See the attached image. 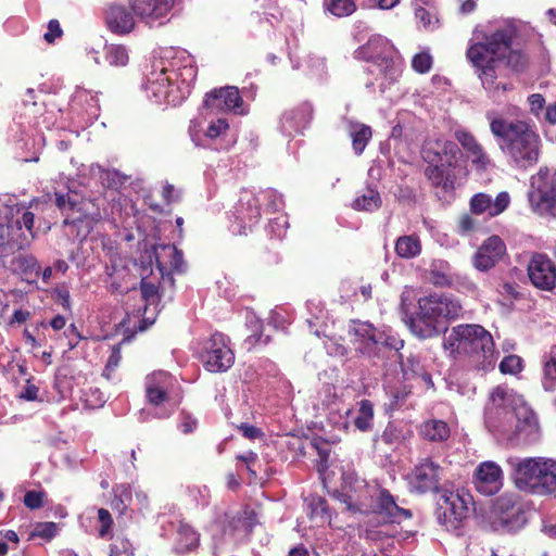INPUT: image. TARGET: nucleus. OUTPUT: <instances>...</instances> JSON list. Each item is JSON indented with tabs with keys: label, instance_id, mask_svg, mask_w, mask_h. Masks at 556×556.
Returning <instances> with one entry per match:
<instances>
[{
	"label": "nucleus",
	"instance_id": "1",
	"mask_svg": "<svg viewBox=\"0 0 556 556\" xmlns=\"http://www.w3.org/2000/svg\"><path fill=\"white\" fill-rule=\"evenodd\" d=\"M523 25L514 20H504L490 26L486 30L477 35L478 42L469 46L466 55L482 83L484 89L496 97L510 89L504 83H496V67L500 62L515 71H520L527 65V58L520 50L521 29Z\"/></svg>",
	"mask_w": 556,
	"mask_h": 556
},
{
	"label": "nucleus",
	"instance_id": "2",
	"mask_svg": "<svg viewBox=\"0 0 556 556\" xmlns=\"http://www.w3.org/2000/svg\"><path fill=\"white\" fill-rule=\"evenodd\" d=\"M195 77L192 56L185 50L167 49L153 60L144 90L156 103L178 105L190 94Z\"/></svg>",
	"mask_w": 556,
	"mask_h": 556
},
{
	"label": "nucleus",
	"instance_id": "3",
	"mask_svg": "<svg viewBox=\"0 0 556 556\" xmlns=\"http://www.w3.org/2000/svg\"><path fill=\"white\" fill-rule=\"evenodd\" d=\"M486 118L500 150L510 165L526 169L538 163L541 139L532 126L521 119L496 116L494 112H488Z\"/></svg>",
	"mask_w": 556,
	"mask_h": 556
},
{
	"label": "nucleus",
	"instance_id": "4",
	"mask_svg": "<svg viewBox=\"0 0 556 556\" xmlns=\"http://www.w3.org/2000/svg\"><path fill=\"white\" fill-rule=\"evenodd\" d=\"M443 349L453 358L465 357L477 370H490L496 362L492 334L477 324L453 327L443 340Z\"/></svg>",
	"mask_w": 556,
	"mask_h": 556
},
{
	"label": "nucleus",
	"instance_id": "5",
	"mask_svg": "<svg viewBox=\"0 0 556 556\" xmlns=\"http://www.w3.org/2000/svg\"><path fill=\"white\" fill-rule=\"evenodd\" d=\"M509 477L521 492L532 495L556 493V459L543 456L507 458Z\"/></svg>",
	"mask_w": 556,
	"mask_h": 556
},
{
	"label": "nucleus",
	"instance_id": "6",
	"mask_svg": "<svg viewBox=\"0 0 556 556\" xmlns=\"http://www.w3.org/2000/svg\"><path fill=\"white\" fill-rule=\"evenodd\" d=\"M462 311L459 301L444 294H429L418 300V309L408 326L416 337L432 338L440 333L446 320L459 317Z\"/></svg>",
	"mask_w": 556,
	"mask_h": 556
},
{
	"label": "nucleus",
	"instance_id": "7",
	"mask_svg": "<svg viewBox=\"0 0 556 556\" xmlns=\"http://www.w3.org/2000/svg\"><path fill=\"white\" fill-rule=\"evenodd\" d=\"M490 400L494 407L505 409L510 419H516L515 431L510 438L514 445L529 446L539 442L541 432L538 418L521 395L496 387L491 392Z\"/></svg>",
	"mask_w": 556,
	"mask_h": 556
},
{
	"label": "nucleus",
	"instance_id": "8",
	"mask_svg": "<svg viewBox=\"0 0 556 556\" xmlns=\"http://www.w3.org/2000/svg\"><path fill=\"white\" fill-rule=\"evenodd\" d=\"M460 151L456 143L438 139L429 141L424 149V159L428 163L425 175L431 185L444 191L455 187V168Z\"/></svg>",
	"mask_w": 556,
	"mask_h": 556
},
{
	"label": "nucleus",
	"instance_id": "9",
	"mask_svg": "<svg viewBox=\"0 0 556 556\" xmlns=\"http://www.w3.org/2000/svg\"><path fill=\"white\" fill-rule=\"evenodd\" d=\"M34 220L31 212L21 211L16 205H0V245L28 247L35 238Z\"/></svg>",
	"mask_w": 556,
	"mask_h": 556
},
{
	"label": "nucleus",
	"instance_id": "10",
	"mask_svg": "<svg viewBox=\"0 0 556 556\" xmlns=\"http://www.w3.org/2000/svg\"><path fill=\"white\" fill-rule=\"evenodd\" d=\"M357 58L369 63L367 71L386 81H392L396 78L399 70L395 64L396 50L392 42L376 35L361 47L357 51Z\"/></svg>",
	"mask_w": 556,
	"mask_h": 556
},
{
	"label": "nucleus",
	"instance_id": "11",
	"mask_svg": "<svg viewBox=\"0 0 556 556\" xmlns=\"http://www.w3.org/2000/svg\"><path fill=\"white\" fill-rule=\"evenodd\" d=\"M473 497L464 490L446 492L441 496L437 518L447 531L460 535L471 511L476 515Z\"/></svg>",
	"mask_w": 556,
	"mask_h": 556
},
{
	"label": "nucleus",
	"instance_id": "12",
	"mask_svg": "<svg viewBox=\"0 0 556 556\" xmlns=\"http://www.w3.org/2000/svg\"><path fill=\"white\" fill-rule=\"evenodd\" d=\"M519 511V496L515 493H503L488 508L479 507L476 510V522L484 530H510Z\"/></svg>",
	"mask_w": 556,
	"mask_h": 556
},
{
	"label": "nucleus",
	"instance_id": "13",
	"mask_svg": "<svg viewBox=\"0 0 556 556\" xmlns=\"http://www.w3.org/2000/svg\"><path fill=\"white\" fill-rule=\"evenodd\" d=\"M176 380L166 371H155L146 379V395L148 402L155 406H164V410L156 414L159 418L169 417L180 403L175 394Z\"/></svg>",
	"mask_w": 556,
	"mask_h": 556
},
{
	"label": "nucleus",
	"instance_id": "14",
	"mask_svg": "<svg viewBox=\"0 0 556 556\" xmlns=\"http://www.w3.org/2000/svg\"><path fill=\"white\" fill-rule=\"evenodd\" d=\"M201 359L208 371L224 372L233 365L235 353L224 334L214 333L204 341Z\"/></svg>",
	"mask_w": 556,
	"mask_h": 556
},
{
	"label": "nucleus",
	"instance_id": "15",
	"mask_svg": "<svg viewBox=\"0 0 556 556\" xmlns=\"http://www.w3.org/2000/svg\"><path fill=\"white\" fill-rule=\"evenodd\" d=\"M55 204L66 213L64 224L86 223L87 227H91L102 218L99 206L92 200L76 201L67 194L56 192Z\"/></svg>",
	"mask_w": 556,
	"mask_h": 556
},
{
	"label": "nucleus",
	"instance_id": "16",
	"mask_svg": "<svg viewBox=\"0 0 556 556\" xmlns=\"http://www.w3.org/2000/svg\"><path fill=\"white\" fill-rule=\"evenodd\" d=\"M343 489L349 495L348 507L352 510L366 513L372 508L371 500L377 492V485H370L365 479L359 477L354 470H346L342 475Z\"/></svg>",
	"mask_w": 556,
	"mask_h": 556
},
{
	"label": "nucleus",
	"instance_id": "17",
	"mask_svg": "<svg viewBox=\"0 0 556 556\" xmlns=\"http://www.w3.org/2000/svg\"><path fill=\"white\" fill-rule=\"evenodd\" d=\"M260 217V198L252 192L243 191L235 207V219L230 225V230L235 235H247L248 230L258 223Z\"/></svg>",
	"mask_w": 556,
	"mask_h": 556
},
{
	"label": "nucleus",
	"instance_id": "18",
	"mask_svg": "<svg viewBox=\"0 0 556 556\" xmlns=\"http://www.w3.org/2000/svg\"><path fill=\"white\" fill-rule=\"evenodd\" d=\"M442 472L443 469L438 463L431 458H424L409 473L408 483L418 493L435 491L439 488Z\"/></svg>",
	"mask_w": 556,
	"mask_h": 556
},
{
	"label": "nucleus",
	"instance_id": "19",
	"mask_svg": "<svg viewBox=\"0 0 556 556\" xmlns=\"http://www.w3.org/2000/svg\"><path fill=\"white\" fill-rule=\"evenodd\" d=\"M503 470L495 462H482L475 470V488L483 495L490 496L497 493L503 486Z\"/></svg>",
	"mask_w": 556,
	"mask_h": 556
},
{
	"label": "nucleus",
	"instance_id": "20",
	"mask_svg": "<svg viewBox=\"0 0 556 556\" xmlns=\"http://www.w3.org/2000/svg\"><path fill=\"white\" fill-rule=\"evenodd\" d=\"M350 342L354 350L363 355L371 356L376 353L377 346L382 337L375 328L363 321H352L349 328Z\"/></svg>",
	"mask_w": 556,
	"mask_h": 556
},
{
	"label": "nucleus",
	"instance_id": "21",
	"mask_svg": "<svg viewBox=\"0 0 556 556\" xmlns=\"http://www.w3.org/2000/svg\"><path fill=\"white\" fill-rule=\"evenodd\" d=\"M528 276L539 289L551 291L556 287V266L546 255L532 256L528 265Z\"/></svg>",
	"mask_w": 556,
	"mask_h": 556
},
{
	"label": "nucleus",
	"instance_id": "22",
	"mask_svg": "<svg viewBox=\"0 0 556 556\" xmlns=\"http://www.w3.org/2000/svg\"><path fill=\"white\" fill-rule=\"evenodd\" d=\"M454 138L462 146L476 170L484 172L491 166L490 156L470 131L464 128L456 129Z\"/></svg>",
	"mask_w": 556,
	"mask_h": 556
},
{
	"label": "nucleus",
	"instance_id": "23",
	"mask_svg": "<svg viewBox=\"0 0 556 556\" xmlns=\"http://www.w3.org/2000/svg\"><path fill=\"white\" fill-rule=\"evenodd\" d=\"M204 105L216 111H232L236 114L244 113L239 90L231 86L208 92L205 96Z\"/></svg>",
	"mask_w": 556,
	"mask_h": 556
},
{
	"label": "nucleus",
	"instance_id": "24",
	"mask_svg": "<svg viewBox=\"0 0 556 556\" xmlns=\"http://www.w3.org/2000/svg\"><path fill=\"white\" fill-rule=\"evenodd\" d=\"M374 497L376 507L372 510L380 515L386 522H401L412 517L410 510L400 507L388 490L377 486Z\"/></svg>",
	"mask_w": 556,
	"mask_h": 556
},
{
	"label": "nucleus",
	"instance_id": "25",
	"mask_svg": "<svg viewBox=\"0 0 556 556\" xmlns=\"http://www.w3.org/2000/svg\"><path fill=\"white\" fill-rule=\"evenodd\" d=\"M505 251L504 241L497 236H492L476 252L473 266L481 271L489 270L502 258Z\"/></svg>",
	"mask_w": 556,
	"mask_h": 556
},
{
	"label": "nucleus",
	"instance_id": "26",
	"mask_svg": "<svg viewBox=\"0 0 556 556\" xmlns=\"http://www.w3.org/2000/svg\"><path fill=\"white\" fill-rule=\"evenodd\" d=\"M173 4L174 0H130L132 12L148 24L165 17Z\"/></svg>",
	"mask_w": 556,
	"mask_h": 556
},
{
	"label": "nucleus",
	"instance_id": "27",
	"mask_svg": "<svg viewBox=\"0 0 556 556\" xmlns=\"http://www.w3.org/2000/svg\"><path fill=\"white\" fill-rule=\"evenodd\" d=\"M510 198L505 191L500 192L495 199L486 193H477L471 198L470 210L475 214H488L491 217L503 213L509 205Z\"/></svg>",
	"mask_w": 556,
	"mask_h": 556
},
{
	"label": "nucleus",
	"instance_id": "28",
	"mask_svg": "<svg viewBox=\"0 0 556 556\" xmlns=\"http://www.w3.org/2000/svg\"><path fill=\"white\" fill-rule=\"evenodd\" d=\"M311 118L312 109L309 105L304 104L295 110L288 111L282 115L281 129L288 136L299 134L308 125Z\"/></svg>",
	"mask_w": 556,
	"mask_h": 556
},
{
	"label": "nucleus",
	"instance_id": "29",
	"mask_svg": "<svg viewBox=\"0 0 556 556\" xmlns=\"http://www.w3.org/2000/svg\"><path fill=\"white\" fill-rule=\"evenodd\" d=\"M105 22L109 29L118 35L128 34L135 27L131 13L122 5H111L106 11Z\"/></svg>",
	"mask_w": 556,
	"mask_h": 556
},
{
	"label": "nucleus",
	"instance_id": "30",
	"mask_svg": "<svg viewBox=\"0 0 556 556\" xmlns=\"http://www.w3.org/2000/svg\"><path fill=\"white\" fill-rule=\"evenodd\" d=\"M395 253L399 257L404 260H412L420 255L422 245L419 236L404 235L396 239Z\"/></svg>",
	"mask_w": 556,
	"mask_h": 556
},
{
	"label": "nucleus",
	"instance_id": "31",
	"mask_svg": "<svg viewBox=\"0 0 556 556\" xmlns=\"http://www.w3.org/2000/svg\"><path fill=\"white\" fill-rule=\"evenodd\" d=\"M382 204L379 192L374 188H366L361 191L353 200L351 206L359 212L377 211Z\"/></svg>",
	"mask_w": 556,
	"mask_h": 556
},
{
	"label": "nucleus",
	"instance_id": "32",
	"mask_svg": "<svg viewBox=\"0 0 556 556\" xmlns=\"http://www.w3.org/2000/svg\"><path fill=\"white\" fill-rule=\"evenodd\" d=\"M199 544V534L187 523L180 522L177 529L175 541V551L177 553H187L195 548Z\"/></svg>",
	"mask_w": 556,
	"mask_h": 556
},
{
	"label": "nucleus",
	"instance_id": "33",
	"mask_svg": "<svg viewBox=\"0 0 556 556\" xmlns=\"http://www.w3.org/2000/svg\"><path fill=\"white\" fill-rule=\"evenodd\" d=\"M349 135L352 139L354 152L359 155L364 152L372 132L371 128L365 124L349 122Z\"/></svg>",
	"mask_w": 556,
	"mask_h": 556
},
{
	"label": "nucleus",
	"instance_id": "34",
	"mask_svg": "<svg viewBox=\"0 0 556 556\" xmlns=\"http://www.w3.org/2000/svg\"><path fill=\"white\" fill-rule=\"evenodd\" d=\"M11 269L22 275L27 281L31 282L33 276L37 277L40 274V267L34 256L30 255H17L11 261Z\"/></svg>",
	"mask_w": 556,
	"mask_h": 556
},
{
	"label": "nucleus",
	"instance_id": "35",
	"mask_svg": "<svg viewBox=\"0 0 556 556\" xmlns=\"http://www.w3.org/2000/svg\"><path fill=\"white\" fill-rule=\"evenodd\" d=\"M450 427L443 420L431 419L425 421L420 427V434L428 441H445L450 437Z\"/></svg>",
	"mask_w": 556,
	"mask_h": 556
},
{
	"label": "nucleus",
	"instance_id": "36",
	"mask_svg": "<svg viewBox=\"0 0 556 556\" xmlns=\"http://www.w3.org/2000/svg\"><path fill=\"white\" fill-rule=\"evenodd\" d=\"M542 387L546 392H553L556 389V345H553L543 356Z\"/></svg>",
	"mask_w": 556,
	"mask_h": 556
},
{
	"label": "nucleus",
	"instance_id": "37",
	"mask_svg": "<svg viewBox=\"0 0 556 556\" xmlns=\"http://www.w3.org/2000/svg\"><path fill=\"white\" fill-rule=\"evenodd\" d=\"M375 412L374 405L369 400H362L354 417L355 428L362 432H368L374 427Z\"/></svg>",
	"mask_w": 556,
	"mask_h": 556
},
{
	"label": "nucleus",
	"instance_id": "38",
	"mask_svg": "<svg viewBox=\"0 0 556 556\" xmlns=\"http://www.w3.org/2000/svg\"><path fill=\"white\" fill-rule=\"evenodd\" d=\"M23 115L33 122L35 126H46L49 127L52 123L51 119L47 116L46 105L41 101H33L30 105H27V110L23 112Z\"/></svg>",
	"mask_w": 556,
	"mask_h": 556
},
{
	"label": "nucleus",
	"instance_id": "39",
	"mask_svg": "<svg viewBox=\"0 0 556 556\" xmlns=\"http://www.w3.org/2000/svg\"><path fill=\"white\" fill-rule=\"evenodd\" d=\"M325 11L337 17L349 16L356 10L354 0H325Z\"/></svg>",
	"mask_w": 556,
	"mask_h": 556
},
{
	"label": "nucleus",
	"instance_id": "40",
	"mask_svg": "<svg viewBox=\"0 0 556 556\" xmlns=\"http://www.w3.org/2000/svg\"><path fill=\"white\" fill-rule=\"evenodd\" d=\"M104 52L108 63L112 66H125L128 63V52L123 46H105Z\"/></svg>",
	"mask_w": 556,
	"mask_h": 556
},
{
	"label": "nucleus",
	"instance_id": "41",
	"mask_svg": "<svg viewBox=\"0 0 556 556\" xmlns=\"http://www.w3.org/2000/svg\"><path fill=\"white\" fill-rule=\"evenodd\" d=\"M159 250H161V253L164 255V256H169L172 257V261L169 262V266L175 269V270H178L180 271L182 269V265H184V261H182V254L181 252H179L176 247L174 245H170V244H166V245H160L156 250H155V253H156V261L160 262V258H161V254L159 252Z\"/></svg>",
	"mask_w": 556,
	"mask_h": 556
},
{
	"label": "nucleus",
	"instance_id": "42",
	"mask_svg": "<svg viewBox=\"0 0 556 556\" xmlns=\"http://www.w3.org/2000/svg\"><path fill=\"white\" fill-rule=\"evenodd\" d=\"M250 327L252 328L253 333L249 336L245 340V344H248L249 348H252L256 344H264L266 345L268 343V337H265L263 339L261 330H262V324L258 319H256L254 316H252L248 320Z\"/></svg>",
	"mask_w": 556,
	"mask_h": 556
},
{
	"label": "nucleus",
	"instance_id": "43",
	"mask_svg": "<svg viewBox=\"0 0 556 556\" xmlns=\"http://www.w3.org/2000/svg\"><path fill=\"white\" fill-rule=\"evenodd\" d=\"M433 59L429 51H421L414 55L412 60V67L415 72L425 74L432 67Z\"/></svg>",
	"mask_w": 556,
	"mask_h": 556
},
{
	"label": "nucleus",
	"instance_id": "44",
	"mask_svg": "<svg viewBox=\"0 0 556 556\" xmlns=\"http://www.w3.org/2000/svg\"><path fill=\"white\" fill-rule=\"evenodd\" d=\"M256 198H260V204L267 202L268 207L274 212L279 211L283 206L281 195L271 189L261 191Z\"/></svg>",
	"mask_w": 556,
	"mask_h": 556
},
{
	"label": "nucleus",
	"instance_id": "45",
	"mask_svg": "<svg viewBox=\"0 0 556 556\" xmlns=\"http://www.w3.org/2000/svg\"><path fill=\"white\" fill-rule=\"evenodd\" d=\"M132 544L128 539L116 536L111 544L110 556H130L132 555Z\"/></svg>",
	"mask_w": 556,
	"mask_h": 556
},
{
	"label": "nucleus",
	"instance_id": "46",
	"mask_svg": "<svg viewBox=\"0 0 556 556\" xmlns=\"http://www.w3.org/2000/svg\"><path fill=\"white\" fill-rule=\"evenodd\" d=\"M522 369V359L517 355H509L500 363V370L503 374L516 375Z\"/></svg>",
	"mask_w": 556,
	"mask_h": 556
},
{
	"label": "nucleus",
	"instance_id": "47",
	"mask_svg": "<svg viewBox=\"0 0 556 556\" xmlns=\"http://www.w3.org/2000/svg\"><path fill=\"white\" fill-rule=\"evenodd\" d=\"M415 5V16L417 21L425 27L430 28L434 27L438 23V20L435 16H433L428 10L425 8L418 5V2L416 1L414 3Z\"/></svg>",
	"mask_w": 556,
	"mask_h": 556
},
{
	"label": "nucleus",
	"instance_id": "48",
	"mask_svg": "<svg viewBox=\"0 0 556 556\" xmlns=\"http://www.w3.org/2000/svg\"><path fill=\"white\" fill-rule=\"evenodd\" d=\"M58 526L54 522H39L35 526L33 536L50 540L55 536Z\"/></svg>",
	"mask_w": 556,
	"mask_h": 556
},
{
	"label": "nucleus",
	"instance_id": "49",
	"mask_svg": "<svg viewBox=\"0 0 556 556\" xmlns=\"http://www.w3.org/2000/svg\"><path fill=\"white\" fill-rule=\"evenodd\" d=\"M229 125L227 121L224 118H218L217 121H214L208 125L205 131V137L208 139H216L226 134Z\"/></svg>",
	"mask_w": 556,
	"mask_h": 556
},
{
	"label": "nucleus",
	"instance_id": "50",
	"mask_svg": "<svg viewBox=\"0 0 556 556\" xmlns=\"http://www.w3.org/2000/svg\"><path fill=\"white\" fill-rule=\"evenodd\" d=\"M63 35V30L58 20H50L48 23L47 31L43 38L47 42L53 43L58 38Z\"/></svg>",
	"mask_w": 556,
	"mask_h": 556
},
{
	"label": "nucleus",
	"instance_id": "51",
	"mask_svg": "<svg viewBox=\"0 0 556 556\" xmlns=\"http://www.w3.org/2000/svg\"><path fill=\"white\" fill-rule=\"evenodd\" d=\"M98 518L101 523V527L99 529V535L101 538H104L109 534L111 526L113 523V520H112L110 511L104 508H100L98 510Z\"/></svg>",
	"mask_w": 556,
	"mask_h": 556
},
{
	"label": "nucleus",
	"instance_id": "52",
	"mask_svg": "<svg viewBox=\"0 0 556 556\" xmlns=\"http://www.w3.org/2000/svg\"><path fill=\"white\" fill-rule=\"evenodd\" d=\"M269 232L277 237L282 238L286 235L287 220L285 217H277L270 220L268 225Z\"/></svg>",
	"mask_w": 556,
	"mask_h": 556
},
{
	"label": "nucleus",
	"instance_id": "53",
	"mask_svg": "<svg viewBox=\"0 0 556 556\" xmlns=\"http://www.w3.org/2000/svg\"><path fill=\"white\" fill-rule=\"evenodd\" d=\"M307 67L313 75H319L324 72L325 68V60L318 55L309 54L306 59Z\"/></svg>",
	"mask_w": 556,
	"mask_h": 556
},
{
	"label": "nucleus",
	"instance_id": "54",
	"mask_svg": "<svg viewBox=\"0 0 556 556\" xmlns=\"http://www.w3.org/2000/svg\"><path fill=\"white\" fill-rule=\"evenodd\" d=\"M43 494L37 491H28L24 496V504L30 509H37L42 506Z\"/></svg>",
	"mask_w": 556,
	"mask_h": 556
},
{
	"label": "nucleus",
	"instance_id": "55",
	"mask_svg": "<svg viewBox=\"0 0 556 556\" xmlns=\"http://www.w3.org/2000/svg\"><path fill=\"white\" fill-rule=\"evenodd\" d=\"M402 366L405 376H408L409 374L419 376L422 372V367L420 366L419 361L415 357H408Z\"/></svg>",
	"mask_w": 556,
	"mask_h": 556
},
{
	"label": "nucleus",
	"instance_id": "56",
	"mask_svg": "<svg viewBox=\"0 0 556 556\" xmlns=\"http://www.w3.org/2000/svg\"><path fill=\"white\" fill-rule=\"evenodd\" d=\"M121 358H122V356H121L119 349L114 348L112 351V354L110 355V357L108 359V363H106V366H105V369L103 372V375L106 378H110L111 371H113L118 366Z\"/></svg>",
	"mask_w": 556,
	"mask_h": 556
},
{
	"label": "nucleus",
	"instance_id": "57",
	"mask_svg": "<svg viewBox=\"0 0 556 556\" xmlns=\"http://www.w3.org/2000/svg\"><path fill=\"white\" fill-rule=\"evenodd\" d=\"M198 426V421L188 414L181 415V420L178 425V428L184 432L185 434L191 433L194 431V429Z\"/></svg>",
	"mask_w": 556,
	"mask_h": 556
},
{
	"label": "nucleus",
	"instance_id": "58",
	"mask_svg": "<svg viewBox=\"0 0 556 556\" xmlns=\"http://www.w3.org/2000/svg\"><path fill=\"white\" fill-rule=\"evenodd\" d=\"M476 228V220L469 215H464L458 222V232L463 236L468 235Z\"/></svg>",
	"mask_w": 556,
	"mask_h": 556
},
{
	"label": "nucleus",
	"instance_id": "59",
	"mask_svg": "<svg viewBox=\"0 0 556 556\" xmlns=\"http://www.w3.org/2000/svg\"><path fill=\"white\" fill-rule=\"evenodd\" d=\"M141 293L144 300H153L157 294V289L154 283L147 281L144 278L140 283Z\"/></svg>",
	"mask_w": 556,
	"mask_h": 556
},
{
	"label": "nucleus",
	"instance_id": "60",
	"mask_svg": "<svg viewBox=\"0 0 556 556\" xmlns=\"http://www.w3.org/2000/svg\"><path fill=\"white\" fill-rule=\"evenodd\" d=\"M237 459L247 464V469L249 470V472H251L253 476H256L255 470L252 469V465L257 460L256 453H254L252 451H249V452H245V453H243L241 455H238Z\"/></svg>",
	"mask_w": 556,
	"mask_h": 556
},
{
	"label": "nucleus",
	"instance_id": "61",
	"mask_svg": "<svg viewBox=\"0 0 556 556\" xmlns=\"http://www.w3.org/2000/svg\"><path fill=\"white\" fill-rule=\"evenodd\" d=\"M430 275L431 280L435 286L445 287L451 285V278L444 273L431 269Z\"/></svg>",
	"mask_w": 556,
	"mask_h": 556
},
{
	"label": "nucleus",
	"instance_id": "62",
	"mask_svg": "<svg viewBox=\"0 0 556 556\" xmlns=\"http://www.w3.org/2000/svg\"><path fill=\"white\" fill-rule=\"evenodd\" d=\"M532 112L538 113L543 109L545 100L540 93H533L528 99Z\"/></svg>",
	"mask_w": 556,
	"mask_h": 556
},
{
	"label": "nucleus",
	"instance_id": "63",
	"mask_svg": "<svg viewBox=\"0 0 556 556\" xmlns=\"http://www.w3.org/2000/svg\"><path fill=\"white\" fill-rule=\"evenodd\" d=\"M117 497L121 504L123 505L122 509H125L127 505L131 502V492L128 486L122 485L117 490Z\"/></svg>",
	"mask_w": 556,
	"mask_h": 556
},
{
	"label": "nucleus",
	"instance_id": "64",
	"mask_svg": "<svg viewBox=\"0 0 556 556\" xmlns=\"http://www.w3.org/2000/svg\"><path fill=\"white\" fill-rule=\"evenodd\" d=\"M162 195L166 203H172L178 199V192L173 185L166 184L163 186Z\"/></svg>",
	"mask_w": 556,
	"mask_h": 556
}]
</instances>
